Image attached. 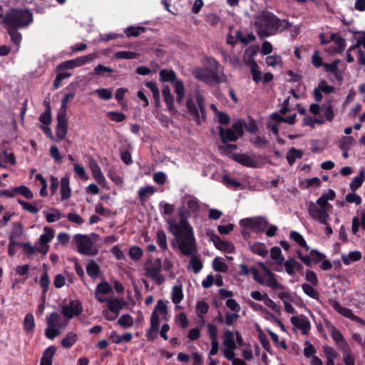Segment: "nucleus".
I'll use <instances>...</instances> for the list:
<instances>
[{"mask_svg":"<svg viewBox=\"0 0 365 365\" xmlns=\"http://www.w3.org/2000/svg\"><path fill=\"white\" fill-rule=\"evenodd\" d=\"M181 253L185 256H190L196 250V242L192 226L187 219H180L179 223L174 220H167Z\"/></svg>","mask_w":365,"mask_h":365,"instance_id":"1","label":"nucleus"},{"mask_svg":"<svg viewBox=\"0 0 365 365\" xmlns=\"http://www.w3.org/2000/svg\"><path fill=\"white\" fill-rule=\"evenodd\" d=\"M256 32L262 39L275 34L279 29L289 30L292 24L286 19H280L274 14L262 11L255 21Z\"/></svg>","mask_w":365,"mask_h":365,"instance_id":"2","label":"nucleus"},{"mask_svg":"<svg viewBox=\"0 0 365 365\" xmlns=\"http://www.w3.org/2000/svg\"><path fill=\"white\" fill-rule=\"evenodd\" d=\"M33 21L32 14L28 9H12L7 11L1 20L4 27L22 29Z\"/></svg>","mask_w":365,"mask_h":365,"instance_id":"3","label":"nucleus"},{"mask_svg":"<svg viewBox=\"0 0 365 365\" xmlns=\"http://www.w3.org/2000/svg\"><path fill=\"white\" fill-rule=\"evenodd\" d=\"M196 106L194 101L189 98L186 101V108L189 113L192 115L193 120L198 125L206 120V106L204 97L197 93L196 96Z\"/></svg>","mask_w":365,"mask_h":365,"instance_id":"4","label":"nucleus"},{"mask_svg":"<svg viewBox=\"0 0 365 365\" xmlns=\"http://www.w3.org/2000/svg\"><path fill=\"white\" fill-rule=\"evenodd\" d=\"M327 207H331L326 199L321 196L317 200L316 204L310 202L308 205L309 215L316 221L327 225L329 215L326 210Z\"/></svg>","mask_w":365,"mask_h":365,"instance_id":"5","label":"nucleus"},{"mask_svg":"<svg viewBox=\"0 0 365 365\" xmlns=\"http://www.w3.org/2000/svg\"><path fill=\"white\" fill-rule=\"evenodd\" d=\"M245 126V121L243 119H238L229 128L225 129L220 126L219 128V135L222 143L226 144L228 142H236L244 135Z\"/></svg>","mask_w":365,"mask_h":365,"instance_id":"6","label":"nucleus"},{"mask_svg":"<svg viewBox=\"0 0 365 365\" xmlns=\"http://www.w3.org/2000/svg\"><path fill=\"white\" fill-rule=\"evenodd\" d=\"M61 315L53 312L49 314L46 319L47 327L45 329V336L47 339L53 340L56 336L60 335L61 329H64L67 327L68 322L66 319V322H61Z\"/></svg>","mask_w":365,"mask_h":365,"instance_id":"7","label":"nucleus"},{"mask_svg":"<svg viewBox=\"0 0 365 365\" xmlns=\"http://www.w3.org/2000/svg\"><path fill=\"white\" fill-rule=\"evenodd\" d=\"M195 78L207 85L213 83L220 84L221 83H226L227 77L222 72L221 74L212 73L205 68H196L192 72Z\"/></svg>","mask_w":365,"mask_h":365,"instance_id":"8","label":"nucleus"},{"mask_svg":"<svg viewBox=\"0 0 365 365\" xmlns=\"http://www.w3.org/2000/svg\"><path fill=\"white\" fill-rule=\"evenodd\" d=\"M77 251L83 255L94 256L98 254V250L93 248V242L91 237L87 235L76 234L73 237Z\"/></svg>","mask_w":365,"mask_h":365,"instance_id":"9","label":"nucleus"},{"mask_svg":"<svg viewBox=\"0 0 365 365\" xmlns=\"http://www.w3.org/2000/svg\"><path fill=\"white\" fill-rule=\"evenodd\" d=\"M162 261L160 258H157L152 262V259L149 258L145 263V275L148 277H150L154 280L158 285L164 283L165 277L160 274L162 269Z\"/></svg>","mask_w":365,"mask_h":365,"instance_id":"10","label":"nucleus"},{"mask_svg":"<svg viewBox=\"0 0 365 365\" xmlns=\"http://www.w3.org/2000/svg\"><path fill=\"white\" fill-rule=\"evenodd\" d=\"M240 225L241 227L247 228L255 233H261L268 227L269 222L264 217L258 216L242 219L240 221Z\"/></svg>","mask_w":365,"mask_h":365,"instance_id":"11","label":"nucleus"},{"mask_svg":"<svg viewBox=\"0 0 365 365\" xmlns=\"http://www.w3.org/2000/svg\"><path fill=\"white\" fill-rule=\"evenodd\" d=\"M83 308L82 303L78 299L71 300L67 304L61 306V314L69 322L70 319L81 315Z\"/></svg>","mask_w":365,"mask_h":365,"instance_id":"12","label":"nucleus"},{"mask_svg":"<svg viewBox=\"0 0 365 365\" xmlns=\"http://www.w3.org/2000/svg\"><path fill=\"white\" fill-rule=\"evenodd\" d=\"M297 255L302 262L308 267H311L312 263L318 264L321 262L326 257L325 255L321 253L317 250H312L309 255H304L301 250H297Z\"/></svg>","mask_w":365,"mask_h":365,"instance_id":"13","label":"nucleus"},{"mask_svg":"<svg viewBox=\"0 0 365 365\" xmlns=\"http://www.w3.org/2000/svg\"><path fill=\"white\" fill-rule=\"evenodd\" d=\"M43 231L38 239L40 247H38V252L46 255L49 250L48 243L54 237V231L49 227H45Z\"/></svg>","mask_w":365,"mask_h":365,"instance_id":"14","label":"nucleus"},{"mask_svg":"<svg viewBox=\"0 0 365 365\" xmlns=\"http://www.w3.org/2000/svg\"><path fill=\"white\" fill-rule=\"evenodd\" d=\"M232 158L237 163L242 165L243 166L258 168L260 167V163L253 159L250 155L246 153H233Z\"/></svg>","mask_w":365,"mask_h":365,"instance_id":"15","label":"nucleus"},{"mask_svg":"<svg viewBox=\"0 0 365 365\" xmlns=\"http://www.w3.org/2000/svg\"><path fill=\"white\" fill-rule=\"evenodd\" d=\"M210 240L213 242L215 247L217 250L223 252H227L228 253L234 252V245L227 241L222 240L217 234L212 232L210 235Z\"/></svg>","mask_w":365,"mask_h":365,"instance_id":"16","label":"nucleus"},{"mask_svg":"<svg viewBox=\"0 0 365 365\" xmlns=\"http://www.w3.org/2000/svg\"><path fill=\"white\" fill-rule=\"evenodd\" d=\"M291 322L294 327L302 330V334L303 335L308 334L311 329V324L305 316L301 315L300 317H292Z\"/></svg>","mask_w":365,"mask_h":365,"instance_id":"17","label":"nucleus"},{"mask_svg":"<svg viewBox=\"0 0 365 365\" xmlns=\"http://www.w3.org/2000/svg\"><path fill=\"white\" fill-rule=\"evenodd\" d=\"M68 133V118L67 116L57 115L56 136L58 140H63Z\"/></svg>","mask_w":365,"mask_h":365,"instance_id":"18","label":"nucleus"},{"mask_svg":"<svg viewBox=\"0 0 365 365\" xmlns=\"http://www.w3.org/2000/svg\"><path fill=\"white\" fill-rule=\"evenodd\" d=\"M331 40L334 44V46L331 49L333 52L341 53L344 50L346 46V41L338 33H331Z\"/></svg>","mask_w":365,"mask_h":365,"instance_id":"19","label":"nucleus"},{"mask_svg":"<svg viewBox=\"0 0 365 365\" xmlns=\"http://www.w3.org/2000/svg\"><path fill=\"white\" fill-rule=\"evenodd\" d=\"M329 304L339 314L352 320L355 314L351 309L342 307L339 302L334 299H329Z\"/></svg>","mask_w":365,"mask_h":365,"instance_id":"20","label":"nucleus"},{"mask_svg":"<svg viewBox=\"0 0 365 365\" xmlns=\"http://www.w3.org/2000/svg\"><path fill=\"white\" fill-rule=\"evenodd\" d=\"M330 331L333 340L336 343L339 344V347L340 349L343 350L344 348H346V346H349L343 334L335 327L331 326Z\"/></svg>","mask_w":365,"mask_h":365,"instance_id":"21","label":"nucleus"},{"mask_svg":"<svg viewBox=\"0 0 365 365\" xmlns=\"http://www.w3.org/2000/svg\"><path fill=\"white\" fill-rule=\"evenodd\" d=\"M56 347L54 346H50L46 348L42 354L40 361V365H52L53 357L56 352Z\"/></svg>","mask_w":365,"mask_h":365,"instance_id":"22","label":"nucleus"},{"mask_svg":"<svg viewBox=\"0 0 365 365\" xmlns=\"http://www.w3.org/2000/svg\"><path fill=\"white\" fill-rule=\"evenodd\" d=\"M206 68L212 73H222V68L220 64L212 57H205Z\"/></svg>","mask_w":365,"mask_h":365,"instance_id":"23","label":"nucleus"},{"mask_svg":"<svg viewBox=\"0 0 365 365\" xmlns=\"http://www.w3.org/2000/svg\"><path fill=\"white\" fill-rule=\"evenodd\" d=\"M125 304V302L118 299H108V308L110 312L118 316L120 311Z\"/></svg>","mask_w":365,"mask_h":365,"instance_id":"24","label":"nucleus"},{"mask_svg":"<svg viewBox=\"0 0 365 365\" xmlns=\"http://www.w3.org/2000/svg\"><path fill=\"white\" fill-rule=\"evenodd\" d=\"M60 192L61 200H65L71 197V190L69 185V178L63 177L61 180Z\"/></svg>","mask_w":365,"mask_h":365,"instance_id":"25","label":"nucleus"},{"mask_svg":"<svg viewBox=\"0 0 365 365\" xmlns=\"http://www.w3.org/2000/svg\"><path fill=\"white\" fill-rule=\"evenodd\" d=\"M159 76L161 82L174 83L178 80L176 73L173 69H162L160 71Z\"/></svg>","mask_w":365,"mask_h":365,"instance_id":"26","label":"nucleus"},{"mask_svg":"<svg viewBox=\"0 0 365 365\" xmlns=\"http://www.w3.org/2000/svg\"><path fill=\"white\" fill-rule=\"evenodd\" d=\"M270 257L277 265H283L284 257L282 255V250L279 247H273L270 250Z\"/></svg>","mask_w":365,"mask_h":365,"instance_id":"27","label":"nucleus"},{"mask_svg":"<svg viewBox=\"0 0 365 365\" xmlns=\"http://www.w3.org/2000/svg\"><path fill=\"white\" fill-rule=\"evenodd\" d=\"M365 180V172L364 170H361L359 174L356 176L350 182L349 187L352 192H355L357 189H359L363 184Z\"/></svg>","mask_w":365,"mask_h":365,"instance_id":"28","label":"nucleus"},{"mask_svg":"<svg viewBox=\"0 0 365 365\" xmlns=\"http://www.w3.org/2000/svg\"><path fill=\"white\" fill-rule=\"evenodd\" d=\"M23 234V226L20 222L13 223L11 231L9 236V241H16L15 240Z\"/></svg>","mask_w":365,"mask_h":365,"instance_id":"29","label":"nucleus"},{"mask_svg":"<svg viewBox=\"0 0 365 365\" xmlns=\"http://www.w3.org/2000/svg\"><path fill=\"white\" fill-rule=\"evenodd\" d=\"M302 151L295 148H291L287 153V160L289 165H292L297 158H302Z\"/></svg>","mask_w":365,"mask_h":365,"instance_id":"30","label":"nucleus"},{"mask_svg":"<svg viewBox=\"0 0 365 365\" xmlns=\"http://www.w3.org/2000/svg\"><path fill=\"white\" fill-rule=\"evenodd\" d=\"M77 339V334L70 331L66 334V337L61 340V344L63 348L69 349L76 343Z\"/></svg>","mask_w":365,"mask_h":365,"instance_id":"31","label":"nucleus"},{"mask_svg":"<svg viewBox=\"0 0 365 365\" xmlns=\"http://www.w3.org/2000/svg\"><path fill=\"white\" fill-rule=\"evenodd\" d=\"M172 302L175 304H178L183 299L184 294L181 285H175L172 288Z\"/></svg>","mask_w":365,"mask_h":365,"instance_id":"32","label":"nucleus"},{"mask_svg":"<svg viewBox=\"0 0 365 365\" xmlns=\"http://www.w3.org/2000/svg\"><path fill=\"white\" fill-rule=\"evenodd\" d=\"M224 346L229 349H235L236 344L234 339V334L230 330H226L224 332Z\"/></svg>","mask_w":365,"mask_h":365,"instance_id":"33","label":"nucleus"},{"mask_svg":"<svg viewBox=\"0 0 365 365\" xmlns=\"http://www.w3.org/2000/svg\"><path fill=\"white\" fill-rule=\"evenodd\" d=\"M361 258V253L359 251H351L348 255H343L341 260L346 265L350 264L351 262H357Z\"/></svg>","mask_w":365,"mask_h":365,"instance_id":"34","label":"nucleus"},{"mask_svg":"<svg viewBox=\"0 0 365 365\" xmlns=\"http://www.w3.org/2000/svg\"><path fill=\"white\" fill-rule=\"evenodd\" d=\"M86 272L91 278L95 279L99 275L100 267L94 260H91L86 266Z\"/></svg>","mask_w":365,"mask_h":365,"instance_id":"35","label":"nucleus"},{"mask_svg":"<svg viewBox=\"0 0 365 365\" xmlns=\"http://www.w3.org/2000/svg\"><path fill=\"white\" fill-rule=\"evenodd\" d=\"M250 250L259 256L264 257L268 254L266 245L261 242H255L250 246Z\"/></svg>","mask_w":365,"mask_h":365,"instance_id":"36","label":"nucleus"},{"mask_svg":"<svg viewBox=\"0 0 365 365\" xmlns=\"http://www.w3.org/2000/svg\"><path fill=\"white\" fill-rule=\"evenodd\" d=\"M321 110L326 120L331 122L334 119V113L333 106L331 103H324L322 106Z\"/></svg>","mask_w":365,"mask_h":365,"instance_id":"37","label":"nucleus"},{"mask_svg":"<svg viewBox=\"0 0 365 365\" xmlns=\"http://www.w3.org/2000/svg\"><path fill=\"white\" fill-rule=\"evenodd\" d=\"M145 28L143 26H128L124 30V33L128 37H138L141 33L145 32Z\"/></svg>","mask_w":365,"mask_h":365,"instance_id":"38","label":"nucleus"},{"mask_svg":"<svg viewBox=\"0 0 365 365\" xmlns=\"http://www.w3.org/2000/svg\"><path fill=\"white\" fill-rule=\"evenodd\" d=\"M114 72V70L110 67L105 66L102 64H98L93 69V73L96 76H103L106 73L108 76H110L111 74Z\"/></svg>","mask_w":365,"mask_h":365,"instance_id":"39","label":"nucleus"},{"mask_svg":"<svg viewBox=\"0 0 365 365\" xmlns=\"http://www.w3.org/2000/svg\"><path fill=\"white\" fill-rule=\"evenodd\" d=\"M35 322L34 318L31 313L27 314L24 320V329L27 332H31L34 330Z\"/></svg>","mask_w":365,"mask_h":365,"instance_id":"40","label":"nucleus"},{"mask_svg":"<svg viewBox=\"0 0 365 365\" xmlns=\"http://www.w3.org/2000/svg\"><path fill=\"white\" fill-rule=\"evenodd\" d=\"M250 71L253 81L256 83H259L262 81V72L259 70V66L254 60L251 63Z\"/></svg>","mask_w":365,"mask_h":365,"instance_id":"41","label":"nucleus"},{"mask_svg":"<svg viewBox=\"0 0 365 365\" xmlns=\"http://www.w3.org/2000/svg\"><path fill=\"white\" fill-rule=\"evenodd\" d=\"M96 54L93 53H90L86 56H79L75 59H73V62L75 63V66L76 68V67L81 66L93 61L94 58H96Z\"/></svg>","mask_w":365,"mask_h":365,"instance_id":"42","label":"nucleus"},{"mask_svg":"<svg viewBox=\"0 0 365 365\" xmlns=\"http://www.w3.org/2000/svg\"><path fill=\"white\" fill-rule=\"evenodd\" d=\"M222 183L227 187H233L237 190L242 185L241 182L235 179L231 178L228 175H224L222 177Z\"/></svg>","mask_w":365,"mask_h":365,"instance_id":"43","label":"nucleus"},{"mask_svg":"<svg viewBox=\"0 0 365 365\" xmlns=\"http://www.w3.org/2000/svg\"><path fill=\"white\" fill-rule=\"evenodd\" d=\"M14 192H15L16 194L23 195L28 200H31L34 197L33 192L28 187L25 185H20L19 187H14Z\"/></svg>","mask_w":365,"mask_h":365,"instance_id":"44","label":"nucleus"},{"mask_svg":"<svg viewBox=\"0 0 365 365\" xmlns=\"http://www.w3.org/2000/svg\"><path fill=\"white\" fill-rule=\"evenodd\" d=\"M7 33L11 37L12 42L15 44H19L21 41V34L18 31L19 29H14L11 27H5Z\"/></svg>","mask_w":365,"mask_h":365,"instance_id":"45","label":"nucleus"},{"mask_svg":"<svg viewBox=\"0 0 365 365\" xmlns=\"http://www.w3.org/2000/svg\"><path fill=\"white\" fill-rule=\"evenodd\" d=\"M344 355H343V361L345 365H355L354 363V354L349 346H346V348L343 349Z\"/></svg>","mask_w":365,"mask_h":365,"instance_id":"46","label":"nucleus"},{"mask_svg":"<svg viewBox=\"0 0 365 365\" xmlns=\"http://www.w3.org/2000/svg\"><path fill=\"white\" fill-rule=\"evenodd\" d=\"M118 324L124 329L130 328L133 324V318L128 314H123L119 318Z\"/></svg>","mask_w":365,"mask_h":365,"instance_id":"47","label":"nucleus"},{"mask_svg":"<svg viewBox=\"0 0 365 365\" xmlns=\"http://www.w3.org/2000/svg\"><path fill=\"white\" fill-rule=\"evenodd\" d=\"M138 53L130 51H118L114 54V57L117 59H133L136 58Z\"/></svg>","mask_w":365,"mask_h":365,"instance_id":"48","label":"nucleus"},{"mask_svg":"<svg viewBox=\"0 0 365 365\" xmlns=\"http://www.w3.org/2000/svg\"><path fill=\"white\" fill-rule=\"evenodd\" d=\"M302 288L303 292L307 295H308L312 299H319V293L315 289H314L312 285L304 283L302 285Z\"/></svg>","mask_w":365,"mask_h":365,"instance_id":"49","label":"nucleus"},{"mask_svg":"<svg viewBox=\"0 0 365 365\" xmlns=\"http://www.w3.org/2000/svg\"><path fill=\"white\" fill-rule=\"evenodd\" d=\"M157 243L162 250L165 251L168 249L166 234L162 230L157 232Z\"/></svg>","mask_w":365,"mask_h":365,"instance_id":"50","label":"nucleus"},{"mask_svg":"<svg viewBox=\"0 0 365 365\" xmlns=\"http://www.w3.org/2000/svg\"><path fill=\"white\" fill-rule=\"evenodd\" d=\"M107 117L109 118V120L116 122V123H121L124 121L126 118V115L119 111H108L106 113Z\"/></svg>","mask_w":365,"mask_h":365,"instance_id":"51","label":"nucleus"},{"mask_svg":"<svg viewBox=\"0 0 365 365\" xmlns=\"http://www.w3.org/2000/svg\"><path fill=\"white\" fill-rule=\"evenodd\" d=\"M17 202L24 210H26L32 214H36L39 212V207L35 206L33 202L29 203L21 199H18Z\"/></svg>","mask_w":365,"mask_h":365,"instance_id":"52","label":"nucleus"},{"mask_svg":"<svg viewBox=\"0 0 365 365\" xmlns=\"http://www.w3.org/2000/svg\"><path fill=\"white\" fill-rule=\"evenodd\" d=\"M212 266L214 270L219 272H227L228 271V266L222 261L219 257H215L212 261Z\"/></svg>","mask_w":365,"mask_h":365,"instance_id":"53","label":"nucleus"},{"mask_svg":"<svg viewBox=\"0 0 365 365\" xmlns=\"http://www.w3.org/2000/svg\"><path fill=\"white\" fill-rule=\"evenodd\" d=\"M19 246L22 247L28 258H31L33 255L38 252V247L32 246L29 242H20Z\"/></svg>","mask_w":365,"mask_h":365,"instance_id":"54","label":"nucleus"},{"mask_svg":"<svg viewBox=\"0 0 365 365\" xmlns=\"http://www.w3.org/2000/svg\"><path fill=\"white\" fill-rule=\"evenodd\" d=\"M155 192V189L151 185L143 187L139 189L138 194L140 201H144L148 195H153Z\"/></svg>","mask_w":365,"mask_h":365,"instance_id":"55","label":"nucleus"},{"mask_svg":"<svg viewBox=\"0 0 365 365\" xmlns=\"http://www.w3.org/2000/svg\"><path fill=\"white\" fill-rule=\"evenodd\" d=\"M112 292L111 286L106 282L99 283L96 289L95 293L108 294Z\"/></svg>","mask_w":365,"mask_h":365,"instance_id":"56","label":"nucleus"},{"mask_svg":"<svg viewBox=\"0 0 365 365\" xmlns=\"http://www.w3.org/2000/svg\"><path fill=\"white\" fill-rule=\"evenodd\" d=\"M95 93L101 99L104 101L110 100L113 96L112 91L108 88H98L95 91Z\"/></svg>","mask_w":365,"mask_h":365,"instance_id":"57","label":"nucleus"},{"mask_svg":"<svg viewBox=\"0 0 365 365\" xmlns=\"http://www.w3.org/2000/svg\"><path fill=\"white\" fill-rule=\"evenodd\" d=\"M190 264L192 266L193 272L197 274L202 269V263L200 258L197 256H193L190 258Z\"/></svg>","mask_w":365,"mask_h":365,"instance_id":"58","label":"nucleus"},{"mask_svg":"<svg viewBox=\"0 0 365 365\" xmlns=\"http://www.w3.org/2000/svg\"><path fill=\"white\" fill-rule=\"evenodd\" d=\"M50 280L47 272H43L40 279V286L42 288L43 294H46L49 289Z\"/></svg>","mask_w":365,"mask_h":365,"instance_id":"59","label":"nucleus"},{"mask_svg":"<svg viewBox=\"0 0 365 365\" xmlns=\"http://www.w3.org/2000/svg\"><path fill=\"white\" fill-rule=\"evenodd\" d=\"M143 253V250L138 246H133L129 250L130 257L135 261L139 260L142 257Z\"/></svg>","mask_w":365,"mask_h":365,"instance_id":"60","label":"nucleus"},{"mask_svg":"<svg viewBox=\"0 0 365 365\" xmlns=\"http://www.w3.org/2000/svg\"><path fill=\"white\" fill-rule=\"evenodd\" d=\"M265 61L267 66L275 67L277 65L282 63V58L279 55L268 56H267Z\"/></svg>","mask_w":365,"mask_h":365,"instance_id":"61","label":"nucleus"},{"mask_svg":"<svg viewBox=\"0 0 365 365\" xmlns=\"http://www.w3.org/2000/svg\"><path fill=\"white\" fill-rule=\"evenodd\" d=\"M159 206L160 208H163V210L161 211L163 215H171L175 211L173 205L163 201L160 202Z\"/></svg>","mask_w":365,"mask_h":365,"instance_id":"62","label":"nucleus"},{"mask_svg":"<svg viewBox=\"0 0 365 365\" xmlns=\"http://www.w3.org/2000/svg\"><path fill=\"white\" fill-rule=\"evenodd\" d=\"M293 261H295V259L290 257L286 261H284L283 263L287 273L290 276H294L295 274Z\"/></svg>","mask_w":365,"mask_h":365,"instance_id":"63","label":"nucleus"},{"mask_svg":"<svg viewBox=\"0 0 365 365\" xmlns=\"http://www.w3.org/2000/svg\"><path fill=\"white\" fill-rule=\"evenodd\" d=\"M39 120L46 125H48L51 123V109L46 108L45 111L40 115Z\"/></svg>","mask_w":365,"mask_h":365,"instance_id":"64","label":"nucleus"}]
</instances>
